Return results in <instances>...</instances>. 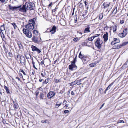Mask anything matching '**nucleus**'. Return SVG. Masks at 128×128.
I'll return each mask as SVG.
<instances>
[{
  "instance_id": "obj_53",
  "label": "nucleus",
  "mask_w": 128,
  "mask_h": 128,
  "mask_svg": "<svg viewBox=\"0 0 128 128\" xmlns=\"http://www.w3.org/2000/svg\"><path fill=\"white\" fill-rule=\"evenodd\" d=\"M64 90H61L60 92L59 93H60L61 94H63L64 92Z\"/></svg>"
},
{
  "instance_id": "obj_23",
  "label": "nucleus",
  "mask_w": 128,
  "mask_h": 128,
  "mask_svg": "<svg viewBox=\"0 0 128 128\" xmlns=\"http://www.w3.org/2000/svg\"><path fill=\"white\" fill-rule=\"evenodd\" d=\"M62 102H61L59 104H58V102H57L56 105L57 108L58 107L60 106H61L62 104Z\"/></svg>"
},
{
  "instance_id": "obj_59",
  "label": "nucleus",
  "mask_w": 128,
  "mask_h": 128,
  "mask_svg": "<svg viewBox=\"0 0 128 128\" xmlns=\"http://www.w3.org/2000/svg\"><path fill=\"white\" fill-rule=\"evenodd\" d=\"M0 1L2 2L3 3L5 2V0H0Z\"/></svg>"
},
{
  "instance_id": "obj_40",
  "label": "nucleus",
  "mask_w": 128,
  "mask_h": 128,
  "mask_svg": "<svg viewBox=\"0 0 128 128\" xmlns=\"http://www.w3.org/2000/svg\"><path fill=\"white\" fill-rule=\"evenodd\" d=\"M94 39H93V36H92L90 38H88V40L90 41H92Z\"/></svg>"
},
{
  "instance_id": "obj_5",
  "label": "nucleus",
  "mask_w": 128,
  "mask_h": 128,
  "mask_svg": "<svg viewBox=\"0 0 128 128\" xmlns=\"http://www.w3.org/2000/svg\"><path fill=\"white\" fill-rule=\"evenodd\" d=\"M127 33V29L125 28L124 30L122 32L118 34V36L121 38L124 37L126 36Z\"/></svg>"
},
{
  "instance_id": "obj_13",
  "label": "nucleus",
  "mask_w": 128,
  "mask_h": 128,
  "mask_svg": "<svg viewBox=\"0 0 128 128\" xmlns=\"http://www.w3.org/2000/svg\"><path fill=\"white\" fill-rule=\"evenodd\" d=\"M90 27L89 26H88V27L87 28H86L84 30V33H86L90 32Z\"/></svg>"
},
{
  "instance_id": "obj_51",
  "label": "nucleus",
  "mask_w": 128,
  "mask_h": 128,
  "mask_svg": "<svg viewBox=\"0 0 128 128\" xmlns=\"http://www.w3.org/2000/svg\"><path fill=\"white\" fill-rule=\"evenodd\" d=\"M124 22V20H120V22L121 24H122Z\"/></svg>"
},
{
  "instance_id": "obj_24",
  "label": "nucleus",
  "mask_w": 128,
  "mask_h": 128,
  "mask_svg": "<svg viewBox=\"0 0 128 128\" xmlns=\"http://www.w3.org/2000/svg\"><path fill=\"white\" fill-rule=\"evenodd\" d=\"M49 78H46V79L43 82V83L44 84H46L49 81Z\"/></svg>"
},
{
  "instance_id": "obj_37",
  "label": "nucleus",
  "mask_w": 128,
  "mask_h": 128,
  "mask_svg": "<svg viewBox=\"0 0 128 128\" xmlns=\"http://www.w3.org/2000/svg\"><path fill=\"white\" fill-rule=\"evenodd\" d=\"M18 45L19 46V48H20L21 49L22 48V44L20 43V44L18 43Z\"/></svg>"
},
{
  "instance_id": "obj_38",
  "label": "nucleus",
  "mask_w": 128,
  "mask_h": 128,
  "mask_svg": "<svg viewBox=\"0 0 128 128\" xmlns=\"http://www.w3.org/2000/svg\"><path fill=\"white\" fill-rule=\"evenodd\" d=\"M116 42L114 40L111 43V44L112 45H114V44H116Z\"/></svg>"
},
{
  "instance_id": "obj_63",
  "label": "nucleus",
  "mask_w": 128,
  "mask_h": 128,
  "mask_svg": "<svg viewBox=\"0 0 128 128\" xmlns=\"http://www.w3.org/2000/svg\"><path fill=\"white\" fill-rule=\"evenodd\" d=\"M119 122H124V121L123 120H119Z\"/></svg>"
},
{
  "instance_id": "obj_19",
  "label": "nucleus",
  "mask_w": 128,
  "mask_h": 128,
  "mask_svg": "<svg viewBox=\"0 0 128 128\" xmlns=\"http://www.w3.org/2000/svg\"><path fill=\"white\" fill-rule=\"evenodd\" d=\"M4 88L5 90H6V92L8 94H10V90L8 88V87L6 86H4Z\"/></svg>"
},
{
  "instance_id": "obj_33",
  "label": "nucleus",
  "mask_w": 128,
  "mask_h": 128,
  "mask_svg": "<svg viewBox=\"0 0 128 128\" xmlns=\"http://www.w3.org/2000/svg\"><path fill=\"white\" fill-rule=\"evenodd\" d=\"M114 40L116 42V43H118L120 42V41L119 39L114 38Z\"/></svg>"
},
{
  "instance_id": "obj_46",
  "label": "nucleus",
  "mask_w": 128,
  "mask_h": 128,
  "mask_svg": "<svg viewBox=\"0 0 128 128\" xmlns=\"http://www.w3.org/2000/svg\"><path fill=\"white\" fill-rule=\"evenodd\" d=\"M75 61H73L71 63L72 64L75 66H76L75 64Z\"/></svg>"
},
{
  "instance_id": "obj_48",
  "label": "nucleus",
  "mask_w": 128,
  "mask_h": 128,
  "mask_svg": "<svg viewBox=\"0 0 128 128\" xmlns=\"http://www.w3.org/2000/svg\"><path fill=\"white\" fill-rule=\"evenodd\" d=\"M22 56H21L20 55L18 54V55L17 56V58H19L20 59V58L22 57Z\"/></svg>"
},
{
  "instance_id": "obj_17",
  "label": "nucleus",
  "mask_w": 128,
  "mask_h": 128,
  "mask_svg": "<svg viewBox=\"0 0 128 128\" xmlns=\"http://www.w3.org/2000/svg\"><path fill=\"white\" fill-rule=\"evenodd\" d=\"M32 41L35 43H37L38 42L37 38L34 36L32 38Z\"/></svg>"
},
{
  "instance_id": "obj_45",
  "label": "nucleus",
  "mask_w": 128,
  "mask_h": 128,
  "mask_svg": "<svg viewBox=\"0 0 128 128\" xmlns=\"http://www.w3.org/2000/svg\"><path fill=\"white\" fill-rule=\"evenodd\" d=\"M20 71L21 72H22L23 73L24 75L25 76L26 75V74L25 72L23 70H20Z\"/></svg>"
},
{
  "instance_id": "obj_9",
  "label": "nucleus",
  "mask_w": 128,
  "mask_h": 128,
  "mask_svg": "<svg viewBox=\"0 0 128 128\" xmlns=\"http://www.w3.org/2000/svg\"><path fill=\"white\" fill-rule=\"evenodd\" d=\"M21 6H19L16 7V6H12L10 5H9V8L10 10H16V9L18 8L21 7Z\"/></svg>"
},
{
  "instance_id": "obj_7",
  "label": "nucleus",
  "mask_w": 128,
  "mask_h": 128,
  "mask_svg": "<svg viewBox=\"0 0 128 128\" xmlns=\"http://www.w3.org/2000/svg\"><path fill=\"white\" fill-rule=\"evenodd\" d=\"M31 48H32V51H36L38 53H40L41 52L40 50L35 46L32 45V46Z\"/></svg>"
},
{
  "instance_id": "obj_54",
  "label": "nucleus",
  "mask_w": 128,
  "mask_h": 128,
  "mask_svg": "<svg viewBox=\"0 0 128 128\" xmlns=\"http://www.w3.org/2000/svg\"><path fill=\"white\" fill-rule=\"evenodd\" d=\"M1 36L2 37V40L3 39V38H4V36L3 33H2V35L1 34Z\"/></svg>"
},
{
  "instance_id": "obj_35",
  "label": "nucleus",
  "mask_w": 128,
  "mask_h": 128,
  "mask_svg": "<svg viewBox=\"0 0 128 128\" xmlns=\"http://www.w3.org/2000/svg\"><path fill=\"white\" fill-rule=\"evenodd\" d=\"M54 82L56 83H58L60 82V80L56 79H54Z\"/></svg>"
},
{
  "instance_id": "obj_26",
  "label": "nucleus",
  "mask_w": 128,
  "mask_h": 128,
  "mask_svg": "<svg viewBox=\"0 0 128 128\" xmlns=\"http://www.w3.org/2000/svg\"><path fill=\"white\" fill-rule=\"evenodd\" d=\"M32 64H33V67L34 68H35L36 69V70H38V69L37 68H36V66H35V65H34L35 63H34V62L33 61V58L32 59Z\"/></svg>"
},
{
  "instance_id": "obj_49",
  "label": "nucleus",
  "mask_w": 128,
  "mask_h": 128,
  "mask_svg": "<svg viewBox=\"0 0 128 128\" xmlns=\"http://www.w3.org/2000/svg\"><path fill=\"white\" fill-rule=\"evenodd\" d=\"M57 8L56 7L54 10H52V12H54L57 10Z\"/></svg>"
},
{
  "instance_id": "obj_11",
  "label": "nucleus",
  "mask_w": 128,
  "mask_h": 128,
  "mask_svg": "<svg viewBox=\"0 0 128 128\" xmlns=\"http://www.w3.org/2000/svg\"><path fill=\"white\" fill-rule=\"evenodd\" d=\"M108 34L106 32L105 34H104L103 36V38L105 42H106L108 40Z\"/></svg>"
},
{
  "instance_id": "obj_29",
  "label": "nucleus",
  "mask_w": 128,
  "mask_h": 128,
  "mask_svg": "<svg viewBox=\"0 0 128 128\" xmlns=\"http://www.w3.org/2000/svg\"><path fill=\"white\" fill-rule=\"evenodd\" d=\"M117 8H115L114 9V10L112 12V13L114 14H115L117 12Z\"/></svg>"
},
{
  "instance_id": "obj_12",
  "label": "nucleus",
  "mask_w": 128,
  "mask_h": 128,
  "mask_svg": "<svg viewBox=\"0 0 128 128\" xmlns=\"http://www.w3.org/2000/svg\"><path fill=\"white\" fill-rule=\"evenodd\" d=\"M20 62L22 64H24L26 62V59L24 56H22L21 58L20 59Z\"/></svg>"
},
{
  "instance_id": "obj_20",
  "label": "nucleus",
  "mask_w": 128,
  "mask_h": 128,
  "mask_svg": "<svg viewBox=\"0 0 128 128\" xmlns=\"http://www.w3.org/2000/svg\"><path fill=\"white\" fill-rule=\"evenodd\" d=\"M84 4L85 5L86 8L88 10V3L86 2V1L84 2Z\"/></svg>"
},
{
  "instance_id": "obj_1",
  "label": "nucleus",
  "mask_w": 128,
  "mask_h": 128,
  "mask_svg": "<svg viewBox=\"0 0 128 128\" xmlns=\"http://www.w3.org/2000/svg\"><path fill=\"white\" fill-rule=\"evenodd\" d=\"M36 21V19L34 18L29 20L28 21L29 22L25 26V27L26 29L30 30H32L34 28V25Z\"/></svg>"
},
{
  "instance_id": "obj_47",
  "label": "nucleus",
  "mask_w": 128,
  "mask_h": 128,
  "mask_svg": "<svg viewBox=\"0 0 128 128\" xmlns=\"http://www.w3.org/2000/svg\"><path fill=\"white\" fill-rule=\"evenodd\" d=\"M66 102H67L66 101V100H64L63 101V102L62 104L63 105H64L65 104H66Z\"/></svg>"
},
{
  "instance_id": "obj_50",
  "label": "nucleus",
  "mask_w": 128,
  "mask_h": 128,
  "mask_svg": "<svg viewBox=\"0 0 128 128\" xmlns=\"http://www.w3.org/2000/svg\"><path fill=\"white\" fill-rule=\"evenodd\" d=\"M78 40V38H75L73 39L74 41L75 42H77V41Z\"/></svg>"
},
{
  "instance_id": "obj_32",
  "label": "nucleus",
  "mask_w": 128,
  "mask_h": 128,
  "mask_svg": "<svg viewBox=\"0 0 128 128\" xmlns=\"http://www.w3.org/2000/svg\"><path fill=\"white\" fill-rule=\"evenodd\" d=\"M5 29V27L4 25H2L1 26L0 30H1L3 31Z\"/></svg>"
},
{
  "instance_id": "obj_62",
  "label": "nucleus",
  "mask_w": 128,
  "mask_h": 128,
  "mask_svg": "<svg viewBox=\"0 0 128 128\" xmlns=\"http://www.w3.org/2000/svg\"><path fill=\"white\" fill-rule=\"evenodd\" d=\"M52 2H51V3H50V4L48 5V7H50L52 5Z\"/></svg>"
},
{
  "instance_id": "obj_16",
  "label": "nucleus",
  "mask_w": 128,
  "mask_h": 128,
  "mask_svg": "<svg viewBox=\"0 0 128 128\" xmlns=\"http://www.w3.org/2000/svg\"><path fill=\"white\" fill-rule=\"evenodd\" d=\"M88 58L87 57H84L82 59L83 61L85 63H87L89 60H88Z\"/></svg>"
},
{
  "instance_id": "obj_41",
  "label": "nucleus",
  "mask_w": 128,
  "mask_h": 128,
  "mask_svg": "<svg viewBox=\"0 0 128 128\" xmlns=\"http://www.w3.org/2000/svg\"><path fill=\"white\" fill-rule=\"evenodd\" d=\"M100 35V34H96L94 36H93V39L94 38Z\"/></svg>"
},
{
  "instance_id": "obj_52",
  "label": "nucleus",
  "mask_w": 128,
  "mask_h": 128,
  "mask_svg": "<svg viewBox=\"0 0 128 128\" xmlns=\"http://www.w3.org/2000/svg\"><path fill=\"white\" fill-rule=\"evenodd\" d=\"M68 112H69L68 110H65L64 112L65 114L68 113Z\"/></svg>"
},
{
  "instance_id": "obj_44",
  "label": "nucleus",
  "mask_w": 128,
  "mask_h": 128,
  "mask_svg": "<svg viewBox=\"0 0 128 128\" xmlns=\"http://www.w3.org/2000/svg\"><path fill=\"white\" fill-rule=\"evenodd\" d=\"M13 107L14 109V110H16L17 108V105H16V104H14V105Z\"/></svg>"
},
{
  "instance_id": "obj_27",
  "label": "nucleus",
  "mask_w": 128,
  "mask_h": 128,
  "mask_svg": "<svg viewBox=\"0 0 128 128\" xmlns=\"http://www.w3.org/2000/svg\"><path fill=\"white\" fill-rule=\"evenodd\" d=\"M75 66L72 65V64H70L69 65V69L70 70H72L73 68Z\"/></svg>"
},
{
  "instance_id": "obj_31",
  "label": "nucleus",
  "mask_w": 128,
  "mask_h": 128,
  "mask_svg": "<svg viewBox=\"0 0 128 128\" xmlns=\"http://www.w3.org/2000/svg\"><path fill=\"white\" fill-rule=\"evenodd\" d=\"M114 82H112L111 84H110L109 85V86L107 88L108 89V90L110 88H111V87L114 84Z\"/></svg>"
},
{
  "instance_id": "obj_39",
  "label": "nucleus",
  "mask_w": 128,
  "mask_h": 128,
  "mask_svg": "<svg viewBox=\"0 0 128 128\" xmlns=\"http://www.w3.org/2000/svg\"><path fill=\"white\" fill-rule=\"evenodd\" d=\"M76 84L78 85H80L81 84L80 83V81H79V80H78L76 81Z\"/></svg>"
},
{
  "instance_id": "obj_30",
  "label": "nucleus",
  "mask_w": 128,
  "mask_h": 128,
  "mask_svg": "<svg viewBox=\"0 0 128 128\" xmlns=\"http://www.w3.org/2000/svg\"><path fill=\"white\" fill-rule=\"evenodd\" d=\"M79 57L80 58L82 59H83V58L84 57V56L82 55L81 53V52H80V54H79Z\"/></svg>"
},
{
  "instance_id": "obj_28",
  "label": "nucleus",
  "mask_w": 128,
  "mask_h": 128,
  "mask_svg": "<svg viewBox=\"0 0 128 128\" xmlns=\"http://www.w3.org/2000/svg\"><path fill=\"white\" fill-rule=\"evenodd\" d=\"M103 18V14H102L100 13L99 15V19L100 20H101Z\"/></svg>"
},
{
  "instance_id": "obj_6",
  "label": "nucleus",
  "mask_w": 128,
  "mask_h": 128,
  "mask_svg": "<svg viewBox=\"0 0 128 128\" xmlns=\"http://www.w3.org/2000/svg\"><path fill=\"white\" fill-rule=\"evenodd\" d=\"M55 93L54 92L50 91L47 94V96L48 98L50 99L55 96Z\"/></svg>"
},
{
  "instance_id": "obj_36",
  "label": "nucleus",
  "mask_w": 128,
  "mask_h": 128,
  "mask_svg": "<svg viewBox=\"0 0 128 128\" xmlns=\"http://www.w3.org/2000/svg\"><path fill=\"white\" fill-rule=\"evenodd\" d=\"M26 57L27 58H31V56L30 54H27Z\"/></svg>"
},
{
  "instance_id": "obj_2",
  "label": "nucleus",
  "mask_w": 128,
  "mask_h": 128,
  "mask_svg": "<svg viewBox=\"0 0 128 128\" xmlns=\"http://www.w3.org/2000/svg\"><path fill=\"white\" fill-rule=\"evenodd\" d=\"M33 4V3L28 2H26L25 3V5L27 9L31 10L34 9Z\"/></svg>"
},
{
  "instance_id": "obj_64",
  "label": "nucleus",
  "mask_w": 128,
  "mask_h": 128,
  "mask_svg": "<svg viewBox=\"0 0 128 128\" xmlns=\"http://www.w3.org/2000/svg\"><path fill=\"white\" fill-rule=\"evenodd\" d=\"M48 120H45V121H44V122H46V123H48Z\"/></svg>"
},
{
  "instance_id": "obj_21",
  "label": "nucleus",
  "mask_w": 128,
  "mask_h": 128,
  "mask_svg": "<svg viewBox=\"0 0 128 128\" xmlns=\"http://www.w3.org/2000/svg\"><path fill=\"white\" fill-rule=\"evenodd\" d=\"M11 24L13 26L14 28V29H16L17 28V26L16 25V24L14 23L13 22L11 23Z\"/></svg>"
},
{
  "instance_id": "obj_25",
  "label": "nucleus",
  "mask_w": 128,
  "mask_h": 128,
  "mask_svg": "<svg viewBox=\"0 0 128 128\" xmlns=\"http://www.w3.org/2000/svg\"><path fill=\"white\" fill-rule=\"evenodd\" d=\"M33 33L35 35L37 36L38 35V32L36 30H34Z\"/></svg>"
},
{
  "instance_id": "obj_15",
  "label": "nucleus",
  "mask_w": 128,
  "mask_h": 128,
  "mask_svg": "<svg viewBox=\"0 0 128 128\" xmlns=\"http://www.w3.org/2000/svg\"><path fill=\"white\" fill-rule=\"evenodd\" d=\"M110 3L108 2H104L103 4V6H104V8H105L108 7L110 5Z\"/></svg>"
},
{
  "instance_id": "obj_42",
  "label": "nucleus",
  "mask_w": 128,
  "mask_h": 128,
  "mask_svg": "<svg viewBox=\"0 0 128 128\" xmlns=\"http://www.w3.org/2000/svg\"><path fill=\"white\" fill-rule=\"evenodd\" d=\"M44 94L42 93H41L40 94V97L41 98L43 99L44 97Z\"/></svg>"
},
{
  "instance_id": "obj_22",
  "label": "nucleus",
  "mask_w": 128,
  "mask_h": 128,
  "mask_svg": "<svg viewBox=\"0 0 128 128\" xmlns=\"http://www.w3.org/2000/svg\"><path fill=\"white\" fill-rule=\"evenodd\" d=\"M43 73H41L42 76L43 77H46L45 76H46V74L45 71H42Z\"/></svg>"
},
{
  "instance_id": "obj_56",
  "label": "nucleus",
  "mask_w": 128,
  "mask_h": 128,
  "mask_svg": "<svg viewBox=\"0 0 128 128\" xmlns=\"http://www.w3.org/2000/svg\"><path fill=\"white\" fill-rule=\"evenodd\" d=\"M71 94L72 95L74 96V93L73 92V91H72L71 92Z\"/></svg>"
},
{
  "instance_id": "obj_8",
  "label": "nucleus",
  "mask_w": 128,
  "mask_h": 128,
  "mask_svg": "<svg viewBox=\"0 0 128 128\" xmlns=\"http://www.w3.org/2000/svg\"><path fill=\"white\" fill-rule=\"evenodd\" d=\"M19 9V10L20 11L24 12H26L27 9L25 5H23L22 8H21V7Z\"/></svg>"
},
{
  "instance_id": "obj_14",
  "label": "nucleus",
  "mask_w": 128,
  "mask_h": 128,
  "mask_svg": "<svg viewBox=\"0 0 128 128\" xmlns=\"http://www.w3.org/2000/svg\"><path fill=\"white\" fill-rule=\"evenodd\" d=\"M128 44V42H125L123 43L122 44H121L120 46H118L116 48H119L122 46H124L126 45L127 44Z\"/></svg>"
},
{
  "instance_id": "obj_3",
  "label": "nucleus",
  "mask_w": 128,
  "mask_h": 128,
  "mask_svg": "<svg viewBox=\"0 0 128 128\" xmlns=\"http://www.w3.org/2000/svg\"><path fill=\"white\" fill-rule=\"evenodd\" d=\"M22 31L24 33L28 38H30L32 37V34L30 31L25 28L23 29Z\"/></svg>"
},
{
  "instance_id": "obj_10",
  "label": "nucleus",
  "mask_w": 128,
  "mask_h": 128,
  "mask_svg": "<svg viewBox=\"0 0 128 128\" xmlns=\"http://www.w3.org/2000/svg\"><path fill=\"white\" fill-rule=\"evenodd\" d=\"M56 27L54 26L51 30H50V32L52 34H54L56 31Z\"/></svg>"
},
{
  "instance_id": "obj_58",
  "label": "nucleus",
  "mask_w": 128,
  "mask_h": 128,
  "mask_svg": "<svg viewBox=\"0 0 128 128\" xmlns=\"http://www.w3.org/2000/svg\"><path fill=\"white\" fill-rule=\"evenodd\" d=\"M8 54H9V55L10 56L12 57V54L11 53L9 52L8 53Z\"/></svg>"
},
{
  "instance_id": "obj_61",
  "label": "nucleus",
  "mask_w": 128,
  "mask_h": 128,
  "mask_svg": "<svg viewBox=\"0 0 128 128\" xmlns=\"http://www.w3.org/2000/svg\"><path fill=\"white\" fill-rule=\"evenodd\" d=\"M104 103L100 106V109L103 106H104Z\"/></svg>"
},
{
  "instance_id": "obj_4",
  "label": "nucleus",
  "mask_w": 128,
  "mask_h": 128,
  "mask_svg": "<svg viewBox=\"0 0 128 128\" xmlns=\"http://www.w3.org/2000/svg\"><path fill=\"white\" fill-rule=\"evenodd\" d=\"M103 43L102 41L100 38H98L95 42V45L98 48L100 49Z\"/></svg>"
},
{
  "instance_id": "obj_43",
  "label": "nucleus",
  "mask_w": 128,
  "mask_h": 128,
  "mask_svg": "<svg viewBox=\"0 0 128 128\" xmlns=\"http://www.w3.org/2000/svg\"><path fill=\"white\" fill-rule=\"evenodd\" d=\"M76 84L75 83V81H74V82H72L70 83V86H73L74 85H75Z\"/></svg>"
},
{
  "instance_id": "obj_60",
  "label": "nucleus",
  "mask_w": 128,
  "mask_h": 128,
  "mask_svg": "<svg viewBox=\"0 0 128 128\" xmlns=\"http://www.w3.org/2000/svg\"><path fill=\"white\" fill-rule=\"evenodd\" d=\"M68 104H66V105H65V106H64V107H66L67 108V107H68Z\"/></svg>"
},
{
  "instance_id": "obj_18",
  "label": "nucleus",
  "mask_w": 128,
  "mask_h": 128,
  "mask_svg": "<svg viewBox=\"0 0 128 128\" xmlns=\"http://www.w3.org/2000/svg\"><path fill=\"white\" fill-rule=\"evenodd\" d=\"M113 28V31L114 32H116L117 29V27L116 25L112 26V27Z\"/></svg>"
},
{
  "instance_id": "obj_57",
  "label": "nucleus",
  "mask_w": 128,
  "mask_h": 128,
  "mask_svg": "<svg viewBox=\"0 0 128 128\" xmlns=\"http://www.w3.org/2000/svg\"><path fill=\"white\" fill-rule=\"evenodd\" d=\"M44 60H43L42 61V62H40V64H41L42 65V64H44Z\"/></svg>"
},
{
  "instance_id": "obj_55",
  "label": "nucleus",
  "mask_w": 128,
  "mask_h": 128,
  "mask_svg": "<svg viewBox=\"0 0 128 128\" xmlns=\"http://www.w3.org/2000/svg\"><path fill=\"white\" fill-rule=\"evenodd\" d=\"M85 44H86V43L84 42H83L82 43V45L83 46H85Z\"/></svg>"
},
{
  "instance_id": "obj_34",
  "label": "nucleus",
  "mask_w": 128,
  "mask_h": 128,
  "mask_svg": "<svg viewBox=\"0 0 128 128\" xmlns=\"http://www.w3.org/2000/svg\"><path fill=\"white\" fill-rule=\"evenodd\" d=\"M96 65V64L94 63H92L91 64L89 65V66H90L91 67H94Z\"/></svg>"
}]
</instances>
